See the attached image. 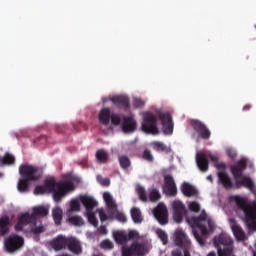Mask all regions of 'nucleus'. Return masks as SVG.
<instances>
[{"instance_id":"obj_1","label":"nucleus","mask_w":256,"mask_h":256,"mask_svg":"<svg viewBox=\"0 0 256 256\" xmlns=\"http://www.w3.org/2000/svg\"><path fill=\"white\" fill-rule=\"evenodd\" d=\"M188 225L192 228L194 239L200 247H205V241L209 233H213L215 224L211 218H207V212L203 210L198 217H186Z\"/></svg>"},{"instance_id":"obj_2","label":"nucleus","mask_w":256,"mask_h":256,"mask_svg":"<svg viewBox=\"0 0 256 256\" xmlns=\"http://www.w3.org/2000/svg\"><path fill=\"white\" fill-rule=\"evenodd\" d=\"M247 169V162L245 160H239L236 164L230 167V171L235 181V189H241L245 187L249 189L251 193H256L255 182L249 176L243 175V171Z\"/></svg>"},{"instance_id":"obj_3","label":"nucleus","mask_w":256,"mask_h":256,"mask_svg":"<svg viewBox=\"0 0 256 256\" xmlns=\"http://www.w3.org/2000/svg\"><path fill=\"white\" fill-rule=\"evenodd\" d=\"M45 193H52L53 199L57 203L61 198L65 197V181L57 182L54 178L45 180L43 186H36L34 195H45Z\"/></svg>"},{"instance_id":"obj_4","label":"nucleus","mask_w":256,"mask_h":256,"mask_svg":"<svg viewBox=\"0 0 256 256\" xmlns=\"http://www.w3.org/2000/svg\"><path fill=\"white\" fill-rule=\"evenodd\" d=\"M49 215V208L46 206H36L33 208V213L29 214L28 212L22 214L18 222L15 225V231H23V227L25 225H29L30 223H37L38 217H47Z\"/></svg>"},{"instance_id":"obj_5","label":"nucleus","mask_w":256,"mask_h":256,"mask_svg":"<svg viewBox=\"0 0 256 256\" xmlns=\"http://www.w3.org/2000/svg\"><path fill=\"white\" fill-rule=\"evenodd\" d=\"M147 253V242L134 241L131 245H124L121 248V256H145Z\"/></svg>"},{"instance_id":"obj_6","label":"nucleus","mask_w":256,"mask_h":256,"mask_svg":"<svg viewBox=\"0 0 256 256\" xmlns=\"http://www.w3.org/2000/svg\"><path fill=\"white\" fill-rule=\"evenodd\" d=\"M141 129L144 133H147V135H159L157 116L151 112L145 113Z\"/></svg>"},{"instance_id":"obj_7","label":"nucleus","mask_w":256,"mask_h":256,"mask_svg":"<svg viewBox=\"0 0 256 256\" xmlns=\"http://www.w3.org/2000/svg\"><path fill=\"white\" fill-rule=\"evenodd\" d=\"M20 177L26 181H39L41 179V169L37 166L22 164L19 167Z\"/></svg>"},{"instance_id":"obj_8","label":"nucleus","mask_w":256,"mask_h":256,"mask_svg":"<svg viewBox=\"0 0 256 256\" xmlns=\"http://www.w3.org/2000/svg\"><path fill=\"white\" fill-rule=\"evenodd\" d=\"M23 237L13 234L10 235L4 242V247L8 253H15V251H19L21 247H23Z\"/></svg>"},{"instance_id":"obj_9","label":"nucleus","mask_w":256,"mask_h":256,"mask_svg":"<svg viewBox=\"0 0 256 256\" xmlns=\"http://www.w3.org/2000/svg\"><path fill=\"white\" fill-rule=\"evenodd\" d=\"M172 211L175 223H182L183 218L187 217V208L180 200H175L172 202Z\"/></svg>"},{"instance_id":"obj_10","label":"nucleus","mask_w":256,"mask_h":256,"mask_svg":"<svg viewBox=\"0 0 256 256\" xmlns=\"http://www.w3.org/2000/svg\"><path fill=\"white\" fill-rule=\"evenodd\" d=\"M191 126L201 139L207 141L211 138V130L207 128L205 123L201 122L200 120H191Z\"/></svg>"},{"instance_id":"obj_11","label":"nucleus","mask_w":256,"mask_h":256,"mask_svg":"<svg viewBox=\"0 0 256 256\" xmlns=\"http://www.w3.org/2000/svg\"><path fill=\"white\" fill-rule=\"evenodd\" d=\"M174 243L181 249H191V240L183 230H177L174 233Z\"/></svg>"},{"instance_id":"obj_12","label":"nucleus","mask_w":256,"mask_h":256,"mask_svg":"<svg viewBox=\"0 0 256 256\" xmlns=\"http://www.w3.org/2000/svg\"><path fill=\"white\" fill-rule=\"evenodd\" d=\"M153 214L155 219H157L160 223V225H167V223H169V212L167 211V206H165V204L159 203L157 207L154 208Z\"/></svg>"},{"instance_id":"obj_13","label":"nucleus","mask_w":256,"mask_h":256,"mask_svg":"<svg viewBox=\"0 0 256 256\" xmlns=\"http://www.w3.org/2000/svg\"><path fill=\"white\" fill-rule=\"evenodd\" d=\"M65 247H67L68 251L74 255H81L83 253V246H81V242L73 236L65 238Z\"/></svg>"},{"instance_id":"obj_14","label":"nucleus","mask_w":256,"mask_h":256,"mask_svg":"<svg viewBox=\"0 0 256 256\" xmlns=\"http://www.w3.org/2000/svg\"><path fill=\"white\" fill-rule=\"evenodd\" d=\"M159 118L162 123V131L164 135H172L173 134V118L169 113H163L159 115Z\"/></svg>"},{"instance_id":"obj_15","label":"nucleus","mask_w":256,"mask_h":256,"mask_svg":"<svg viewBox=\"0 0 256 256\" xmlns=\"http://www.w3.org/2000/svg\"><path fill=\"white\" fill-rule=\"evenodd\" d=\"M163 191L167 195H170V197H175V195H177V185L175 184V179H173V176L166 175L164 177Z\"/></svg>"},{"instance_id":"obj_16","label":"nucleus","mask_w":256,"mask_h":256,"mask_svg":"<svg viewBox=\"0 0 256 256\" xmlns=\"http://www.w3.org/2000/svg\"><path fill=\"white\" fill-rule=\"evenodd\" d=\"M123 133H135L137 131V120L133 116H124L122 119Z\"/></svg>"},{"instance_id":"obj_17","label":"nucleus","mask_w":256,"mask_h":256,"mask_svg":"<svg viewBox=\"0 0 256 256\" xmlns=\"http://www.w3.org/2000/svg\"><path fill=\"white\" fill-rule=\"evenodd\" d=\"M75 183H79V178L73 174H65V195H69L70 193H73L77 186Z\"/></svg>"},{"instance_id":"obj_18","label":"nucleus","mask_w":256,"mask_h":256,"mask_svg":"<svg viewBox=\"0 0 256 256\" xmlns=\"http://www.w3.org/2000/svg\"><path fill=\"white\" fill-rule=\"evenodd\" d=\"M110 101L117 107L118 109H129L131 107V101L129 97L125 95H116L113 96Z\"/></svg>"},{"instance_id":"obj_19","label":"nucleus","mask_w":256,"mask_h":256,"mask_svg":"<svg viewBox=\"0 0 256 256\" xmlns=\"http://www.w3.org/2000/svg\"><path fill=\"white\" fill-rule=\"evenodd\" d=\"M196 163L202 173L209 171V158L205 153L200 152L196 154Z\"/></svg>"},{"instance_id":"obj_20","label":"nucleus","mask_w":256,"mask_h":256,"mask_svg":"<svg viewBox=\"0 0 256 256\" xmlns=\"http://www.w3.org/2000/svg\"><path fill=\"white\" fill-rule=\"evenodd\" d=\"M231 229L234 234V237H236L237 241H245V231H243V228L237 224V221L235 219H231Z\"/></svg>"},{"instance_id":"obj_21","label":"nucleus","mask_w":256,"mask_h":256,"mask_svg":"<svg viewBox=\"0 0 256 256\" xmlns=\"http://www.w3.org/2000/svg\"><path fill=\"white\" fill-rule=\"evenodd\" d=\"M80 201L82 205H84L86 213L93 211V209H95V207L98 205L93 197L87 195L81 196Z\"/></svg>"},{"instance_id":"obj_22","label":"nucleus","mask_w":256,"mask_h":256,"mask_svg":"<svg viewBox=\"0 0 256 256\" xmlns=\"http://www.w3.org/2000/svg\"><path fill=\"white\" fill-rule=\"evenodd\" d=\"M218 179L223 185L224 189H233V187H235L233 180H231V177H229L227 172H218Z\"/></svg>"},{"instance_id":"obj_23","label":"nucleus","mask_w":256,"mask_h":256,"mask_svg":"<svg viewBox=\"0 0 256 256\" xmlns=\"http://www.w3.org/2000/svg\"><path fill=\"white\" fill-rule=\"evenodd\" d=\"M49 245L54 249V251H61V249H65V236H57L49 242Z\"/></svg>"},{"instance_id":"obj_24","label":"nucleus","mask_w":256,"mask_h":256,"mask_svg":"<svg viewBox=\"0 0 256 256\" xmlns=\"http://www.w3.org/2000/svg\"><path fill=\"white\" fill-rule=\"evenodd\" d=\"M11 227V218L8 215L0 217V235H7Z\"/></svg>"},{"instance_id":"obj_25","label":"nucleus","mask_w":256,"mask_h":256,"mask_svg":"<svg viewBox=\"0 0 256 256\" xmlns=\"http://www.w3.org/2000/svg\"><path fill=\"white\" fill-rule=\"evenodd\" d=\"M181 191L185 197H195L197 195V189L187 182L182 184Z\"/></svg>"},{"instance_id":"obj_26","label":"nucleus","mask_w":256,"mask_h":256,"mask_svg":"<svg viewBox=\"0 0 256 256\" xmlns=\"http://www.w3.org/2000/svg\"><path fill=\"white\" fill-rule=\"evenodd\" d=\"M103 199L106 203V206L110 211H117V203L113 199V196L109 192H104L103 193Z\"/></svg>"},{"instance_id":"obj_27","label":"nucleus","mask_w":256,"mask_h":256,"mask_svg":"<svg viewBox=\"0 0 256 256\" xmlns=\"http://www.w3.org/2000/svg\"><path fill=\"white\" fill-rule=\"evenodd\" d=\"M99 121L102 125H107L111 121V109L104 108L99 112Z\"/></svg>"},{"instance_id":"obj_28","label":"nucleus","mask_w":256,"mask_h":256,"mask_svg":"<svg viewBox=\"0 0 256 256\" xmlns=\"http://www.w3.org/2000/svg\"><path fill=\"white\" fill-rule=\"evenodd\" d=\"M3 165H15V156L9 152H6L4 156H0V167H3Z\"/></svg>"},{"instance_id":"obj_29","label":"nucleus","mask_w":256,"mask_h":256,"mask_svg":"<svg viewBox=\"0 0 256 256\" xmlns=\"http://www.w3.org/2000/svg\"><path fill=\"white\" fill-rule=\"evenodd\" d=\"M67 223L73 225V227H83V225H85V220H83V217L81 216L74 215L68 217Z\"/></svg>"},{"instance_id":"obj_30","label":"nucleus","mask_w":256,"mask_h":256,"mask_svg":"<svg viewBox=\"0 0 256 256\" xmlns=\"http://www.w3.org/2000/svg\"><path fill=\"white\" fill-rule=\"evenodd\" d=\"M114 241L118 243V245H125L127 243V233L124 231H116L113 233Z\"/></svg>"},{"instance_id":"obj_31","label":"nucleus","mask_w":256,"mask_h":256,"mask_svg":"<svg viewBox=\"0 0 256 256\" xmlns=\"http://www.w3.org/2000/svg\"><path fill=\"white\" fill-rule=\"evenodd\" d=\"M29 183L30 182L28 180L21 177V179H19L18 184H17V190L19 191V193H28Z\"/></svg>"},{"instance_id":"obj_32","label":"nucleus","mask_w":256,"mask_h":256,"mask_svg":"<svg viewBox=\"0 0 256 256\" xmlns=\"http://www.w3.org/2000/svg\"><path fill=\"white\" fill-rule=\"evenodd\" d=\"M131 218L134 223H143V216L141 210L137 207L131 209Z\"/></svg>"},{"instance_id":"obj_33","label":"nucleus","mask_w":256,"mask_h":256,"mask_svg":"<svg viewBox=\"0 0 256 256\" xmlns=\"http://www.w3.org/2000/svg\"><path fill=\"white\" fill-rule=\"evenodd\" d=\"M52 217L56 225H61V220L63 219V210L59 207H56L52 211Z\"/></svg>"},{"instance_id":"obj_34","label":"nucleus","mask_w":256,"mask_h":256,"mask_svg":"<svg viewBox=\"0 0 256 256\" xmlns=\"http://www.w3.org/2000/svg\"><path fill=\"white\" fill-rule=\"evenodd\" d=\"M96 159L99 163H107L109 161V154L103 149L96 152Z\"/></svg>"},{"instance_id":"obj_35","label":"nucleus","mask_w":256,"mask_h":256,"mask_svg":"<svg viewBox=\"0 0 256 256\" xmlns=\"http://www.w3.org/2000/svg\"><path fill=\"white\" fill-rule=\"evenodd\" d=\"M118 161L122 169H129L131 167V159H129V156L121 155Z\"/></svg>"},{"instance_id":"obj_36","label":"nucleus","mask_w":256,"mask_h":256,"mask_svg":"<svg viewBox=\"0 0 256 256\" xmlns=\"http://www.w3.org/2000/svg\"><path fill=\"white\" fill-rule=\"evenodd\" d=\"M150 145H151L152 149H154V151H166V152L169 151L167 146L163 142H160V141L151 142Z\"/></svg>"},{"instance_id":"obj_37","label":"nucleus","mask_w":256,"mask_h":256,"mask_svg":"<svg viewBox=\"0 0 256 256\" xmlns=\"http://www.w3.org/2000/svg\"><path fill=\"white\" fill-rule=\"evenodd\" d=\"M157 236L162 241L163 245H167L169 243V236L167 235V232L163 229L156 230Z\"/></svg>"},{"instance_id":"obj_38","label":"nucleus","mask_w":256,"mask_h":256,"mask_svg":"<svg viewBox=\"0 0 256 256\" xmlns=\"http://www.w3.org/2000/svg\"><path fill=\"white\" fill-rule=\"evenodd\" d=\"M88 223L90 225H93V227H97L99 225V221L97 220V217L95 216V212H86Z\"/></svg>"},{"instance_id":"obj_39","label":"nucleus","mask_w":256,"mask_h":256,"mask_svg":"<svg viewBox=\"0 0 256 256\" xmlns=\"http://www.w3.org/2000/svg\"><path fill=\"white\" fill-rule=\"evenodd\" d=\"M149 199L151 203H157L159 199H161V193H159V190L157 189H152L149 193Z\"/></svg>"},{"instance_id":"obj_40","label":"nucleus","mask_w":256,"mask_h":256,"mask_svg":"<svg viewBox=\"0 0 256 256\" xmlns=\"http://www.w3.org/2000/svg\"><path fill=\"white\" fill-rule=\"evenodd\" d=\"M136 191L139 195L140 201H143L144 203H147V191L145 190V188L143 186H138L136 188Z\"/></svg>"},{"instance_id":"obj_41","label":"nucleus","mask_w":256,"mask_h":256,"mask_svg":"<svg viewBox=\"0 0 256 256\" xmlns=\"http://www.w3.org/2000/svg\"><path fill=\"white\" fill-rule=\"evenodd\" d=\"M99 213L100 221L102 223H105V221H113L115 219V216L113 214H110L109 216L103 212V210H97Z\"/></svg>"},{"instance_id":"obj_42","label":"nucleus","mask_w":256,"mask_h":256,"mask_svg":"<svg viewBox=\"0 0 256 256\" xmlns=\"http://www.w3.org/2000/svg\"><path fill=\"white\" fill-rule=\"evenodd\" d=\"M142 159H144V161H147L148 163H153L155 158L153 157L151 150L145 149L142 153Z\"/></svg>"},{"instance_id":"obj_43","label":"nucleus","mask_w":256,"mask_h":256,"mask_svg":"<svg viewBox=\"0 0 256 256\" xmlns=\"http://www.w3.org/2000/svg\"><path fill=\"white\" fill-rule=\"evenodd\" d=\"M188 208L193 213H199V211H201V205L199 204V202L195 201L190 202Z\"/></svg>"},{"instance_id":"obj_44","label":"nucleus","mask_w":256,"mask_h":256,"mask_svg":"<svg viewBox=\"0 0 256 256\" xmlns=\"http://www.w3.org/2000/svg\"><path fill=\"white\" fill-rule=\"evenodd\" d=\"M71 211L79 212L81 211V203L77 199H73L70 202Z\"/></svg>"},{"instance_id":"obj_45","label":"nucleus","mask_w":256,"mask_h":256,"mask_svg":"<svg viewBox=\"0 0 256 256\" xmlns=\"http://www.w3.org/2000/svg\"><path fill=\"white\" fill-rule=\"evenodd\" d=\"M127 241H137L139 239V232L132 230L126 233Z\"/></svg>"},{"instance_id":"obj_46","label":"nucleus","mask_w":256,"mask_h":256,"mask_svg":"<svg viewBox=\"0 0 256 256\" xmlns=\"http://www.w3.org/2000/svg\"><path fill=\"white\" fill-rule=\"evenodd\" d=\"M110 119H111L112 125H115L116 127L121 125V117L119 115L112 114Z\"/></svg>"},{"instance_id":"obj_47","label":"nucleus","mask_w":256,"mask_h":256,"mask_svg":"<svg viewBox=\"0 0 256 256\" xmlns=\"http://www.w3.org/2000/svg\"><path fill=\"white\" fill-rule=\"evenodd\" d=\"M101 249H113L114 245L111 240H104L100 244Z\"/></svg>"},{"instance_id":"obj_48","label":"nucleus","mask_w":256,"mask_h":256,"mask_svg":"<svg viewBox=\"0 0 256 256\" xmlns=\"http://www.w3.org/2000/svg\"><path fill=\"white\" fill-rule=\"evenodd\" d=\"M133 107L136 109H142V107H145V102H143V100L140 98H135L133 101Z\"/></svg>"},{"instance_id":"obj_49","label":"nucleus","mask_w":256,"mask_h":256,"mask_svg":"<svg viewBox=\"0 0 256 256\" xmlns=\"http://www.w3.org/2000/svg\"><path fill=\"white\" fill-rule=\"evenodd\" d=\"M97 181H99L104 187H109V185H111V180H109V178H104L103 176H97Z\"/></svg>"},{"instance_id":"obj_50","label":"nucleus","mask_w":256,"mask_h":256,"mask_svg":"<svg viewBox=\"0 0 256 256\" xmlns=\"http://www.w3.org/2000/svg\"><path fill=\"white\" fill-rule=\"evenodd\" d=\"M115 219L120 221V223H127V216H125L122 212H116Z\"/></svg>"},{"instance_id":"obj_51","label":"nucleus","mask_w":256,"mask_h":256,"mask_svg":"<svg viewBox=\"0 0 256 256\" xmlns=\"http://www.w3.org/2000/svg\"><path fill=\"white\" fill-rule=\"evenodd\" d=\"M31 231L34 235H39V233H43L45 231V228L43 226H35Z\"/></svg>"},{"instance_id":"obj_52","label":"nucleus","mask_w":256,"mask_h":256,"mask_svg":"<svg viewBox=\"0 0 256 256\" xmlns=\"http://www.w3.org/2000/svg\"><path fill=\"white\" fill-rule=\"evenodd\" d=\"M215 167L216 169H218L219 173H226L225 169L227 168V166L225 165V163H216Z\"/></svg>"},{"instance_id":"obj_53","label":"nucleus","mask_w":256,"mask_h":256,"mask_svg":"<svg viewBox=\"0 0 256 256\" xmlns=\"http://www.w3.org/2000/svg\"><path fill=\"white\" fill-rule=\"evenodd\" d=\"M226 153H227L228 157H230V159L237 158V152H235L233 149H227Z\"/></svg>"},{"instance_id":"obj_54","label":"nucleus","mask_w":256,"mask_h":256,"mask_svg":"<svg viewBox=\"0 0 256 256\" xmlns=\"http://www.w3.org/2000/svg\"><path fill=\"white\" fill-rule=\"evenodd\" d=\"M98 231H99V234H100V235H107V233H108L107 227H105V226H100V227L98 228Z\"/></svg>"},{"instance_id":"obj_55","label":"nucleus","mask_w":256,"mask_h":256,"mask_svg":"<svg viewBox=\"0 0 256 256\" xmlns=\"http://www.w3.org/2000/svg\"><path fill=\"white\" fill-rule=\"evenodd\" d=\"M172 256H183V252L180 249L172 251Z\"/></svg>"},{"instance_id":"obj_56","label":"nucleus","mask_w":256,"mask_h":256,"mask_svg":"<svg viewBox=\"0 0 256 256\" xmlns=\"http://www.w3.org/2000/svg\"><path fill=\"white\" fill-rule=\"evenodd\" d=\"M210 159L211 161H213L214 163H217V161H219V159L216 156L210 155Z\"/></svg>"},{"instance_id":"obj_57","label":"nucleus","mask_w":256,"mask_h":256,"mask_svg":"<svg viewBox=\"0 0 256 256\" xmlns=\"http://www.w3.org/2000/svg\"><path fill=\"white\" fill-rule=\"evenodd\" d=\"M251 109V105L247 104L243 107V111H249Z\"/></svg>"},{"instance_id":"obj_58","label":"nucleus","mask_w":256,"mask_h":256,"mask_svg":"<svg viewBox=\"0 0 256 256\" xmlns=\"http://www.w3.org/2000/svg\"><path fill=\"white\" fill-rule=\"evenodd\" d=\"M207 180L211 181V183H213V176L212 175L207 176Z\"/></svg>"},{"instance_id":"obj_59","label":"nucleus","mask_w":256,"mask_h":256,"mask_svg":"<svg viewBox=\"0 0 256 256\" xmlns=\"http://www.w3.org/2000/svg\"><path fill=\"white\" fill-rule=\"evenodd\" d=\"M207 256H217V254H215V252H210Z\"/></svg>"},{"instance_id":"obj_60","label":"nucleus","mask_w":256,"mask_h":256,"mask_svg":"<svg viewBox=\"0 0 256 256\" xmlns=\"http://www.w3.org/2000/svg\"><path fill=\"white\" fill-rule=\"evenodd\" d=\"M41 139H43L44 141H47V136H41Z\"/></svg>"},{"instance_id":"obj_61","label":"nucleus","mask_w":256,"mask_h":256,"mask_svg":"<svg viewBox=\"0 0 256 256\" xmlns=\"http://www.w3.org/2000/svg\"><path fill=\"white\" fill-rule=\"evenodd\" d=\"M1 177H3V173L0 172V179H1Z\"/></svg>"},{"instance_id":"obj_62","label":"nucleus","mask_w":256,"mask_h":256,"mask_svg":"<svg viewBox=\"0 0 256 256\" xmlns=\"http://www.w3.org/2000/svg\"><path fill=\"white\" fill-rule=\"evenodd\" d=\"M253 256H256V252L253 253Z\"/></svg>"},{"instance_id":"obj_63","label":"nucleus","mask_w":256,"mask_h":256,"mask_svg":"<svg viewBox=\"0 0 256 256\" xmlns=\"http://www.w3.org/2000/svg\"><path fill=\"white\" fill-rule=\"evenodd\" d=\"M57 131H60L59 128H57Z\"/></svg>"}]
</instances>
